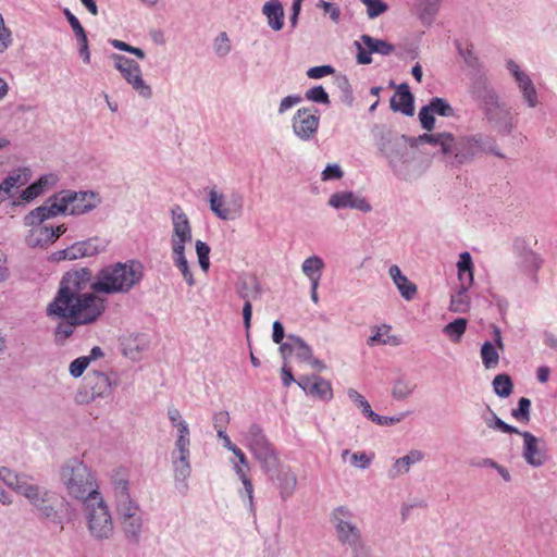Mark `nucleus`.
Listing matches in <instances>:
<instances>
[{
  "label": "nucleus",
  "instance_id": "nucleus-48",
  "mask_svg": "<svg viewBox=\"0 0 557 557\" xmlns=\"http://www.w3.org/2000/svg\"><path fill=\"white\" fill-rule=\"evenodd\" d=\"M173 264L181 273L184 282L189 286L193 287L196 284V280L194 276V273L189 267V262L186 258V255H181L177 257H172Z\"/></svg>",
  "mask_w": 557,
  "mask_h": 557
},
{
  "label": "nucleus",
  "instance_id": "nucleus-13",
  "mask_svg": "<svg viewBox=\"0 0 557 557\" xmlns=\"http://www.w3.org/2000/svg\"><path fill=\"white\" fill-rule=\"evenodd\" d=\"M330 522L334 529L337 542L349 547L363 540L361 528L356 521L352 508L348 505H338L330 512Z\"/></svg>",
  "mask_w": 557,
  "mask_h": 557
},
{
  "label": "nucleus",
  "instance_id": "nucleus-10",
  "mask_svg": "<svg viewBox=\"0 0 557 557\" xmlns=\"http://www.w3.org/2000/svg\"><path fill=\"white\" fill-rule=\"evenodd\" d=\"M24 491L22 496L27 499L33 511L40 520L63 528L62 507L65 500L55 491L33 483Z\"/></svg>",
  "mask_w": 557,
  "mask_h": 557
},
{
  "label": "nucleus",
  "instance_id": "nucleus-56",
  "mask_svg": "<svg viewBox=\"0 0 557 557\" xmlns=\"http://www.w3.org/2000/svg\"><path fill=\"white\" fill-rule=\"evenodd\" d=\"M146 348V342L143 337L136 336L127 338L124 343L123 352L131 359H136L138 354Z\"/></svg>",
  "mask_w": 557,
  "mask_h": 557
},
{
  "label": "nucleus",
  "instance_id": "nucleus-63",
  "mask_svg": "<svg viewBox=\"0 0 557 557\" xmlns=\"http://www.w3.org/2000/svg\"><path fill=\"white\" fill-rule=\"evenodd\" d=\"M193 243V238L170 237L171 257L186 255V247Z\"/></svg>",
  "mask_w": 557,
  "mask_h": 557
},
{
  "label": "nucleus",
  "instance_id": "nucleus-34",
  "mask_svg": "<svg viewBox=\"0 0 557 557\" xmlns=\"http://www.w3.org/2000/svg\"><path fill=\"white\" fill-rule=\"evenodd\" d=\"M63 13L75 34L79 55L82 57L84 63L89 64L90 63V52H89V48H88L87 35L85 33L84 27L82 26L78 18L67 8H65L63 10Z\"/></svg>",
  "mask_w": 557,
  "mask_h": 557
},
{
  "label": "nucleus",
  "instance_id": "nucleus-46",
  "mask_svg": "<svg viewBox=\"0 0 557 557\" xmlns=\"http://www.w3.org/2000/svg\"><path fill=\"white\" fill-rule=\"evenodd\" d=\"M468 326V321L465 318H458L446 324L442 332L454 344L461 342Z\"/></svg>",
  "mask_w": 557,
  "mask_h": 557
},
{
  "label": "nucleus",
  "instance_id": "nucleus-8",
  "mask_svg": "<svg viewBox=\"0 0 557 557\" xmlns=\"http://www.w3.org/2000/svg\"><path fill=\"white\" fill-rule=\"evenodd\" d=\"M54 216H57L55 212L45 202L23 218L24 226L28 227V232L25 235V243L28 247L47 248L65 233L66 227L63 224L58 226L44 224L45 221Z\"/></svg>",
  "mask_w": 557,
  "mask_h": 557
},
{
  "label": "nucleus",
  "instance_id": "nucleus-61",
  "mask_svg": "<svg viewBox=\"0 0 557 557\" xmlns=\"http://www.w3.org/2000/svg\"><path fill=\"white\" fill-rule=\"evenodd\" d=\"M530 408L531 400L525 397H521L518 403V408L513 409L511 414L519 421L529 422L530 421Z\"/></svg>",
  "mask_w": 557,
  "mask_h": 557
},
{
  "label": "nucleus",
  "instance_id": "nucleus-43",
  "mask_svg": "<svg viewBox=\"0 0 557 557\" xmlns=\"http://www.w3.org/2000/svg\"><path fill=\"white\" fill-rule=\"evenodd\" d=\"M442 2L443 0H416V13L422 24L430 26L433 23Z\"/></svg>",
  "mask_w": 557,
  "mask_h": 557
},
{
  "label": "nucleus",
  "instance_id": "nucleus-50",
  "mask_svg": "<svg viewBox=\"0 0 557 557\" xmlns=\"http://www.w3.org/2000/svg\"><path fill=\"white\" fill-rule=\"evenodd\" d=\"M137 96L144 100H150L153 97V90L149 83L144 79L143 73L127 83Z\"/></svg>",
  "mask_w": 557,
  "mask_h": 557
},
{
  "label": "nucleus",
  "instance_id": "nucleus-23",
  "mask_svg": "<svg viewBox=\"0 0 557 557\" xmlns=\"http://www.w3.org/2000/svg\"><path fill=\"white\" fill-rule=\"evenodd\" d=\"M327 205L335 209H354L368 213L372 210L370 202L354 191L343 190L332 194L327 200Z\"/></svg>",
  "mask_w": 557,
  "mask_h": 557
},
{
  "label": "nucleus",
  "instance_id": "nucleus-18",
  "mask_svg": "<svg viewBox=\"0 0 557 557\" xmlns=\"http://www.w3.org/2000/svg\"><path fill=\"white\" fill-rule=\"evenodd\" d=\"M506 70L513 79L525 106L530 109L535 108L540 102L539 92L530 74L511 59L506 61Z\"/></svg>",
  "mask_w": 557,
  "mask_h": 557
},
{
  "label": "nucleus",
  "instance_id": "nucleus-60",
  "mask_svg": "<svg viewBox=\"0 0 557 557\" xmlns=\"http://www.w3.org/2000/svg\"><path fill=\"white\" fill-rule=\"evenodd\" d=\"M446 133L447 132L424 133L416 139V144L417 145L429 144L431 146L438 148V151H440L441 147L443 145L444 138L446 136Z\"/></svg>",
  "mask_w": 557,
  "mask_h": 557
},
{
  "label": "nucleus",
  "instance_id": "nucleus-55",
  "mask_svg": "<svg viewBox=\"0 0 557 557\" xmlns=\"http://www.w3.org/2000/svg\"><path fill=\"white\" fill-rule=\"evenodd\" d=\"M213 51L219 58H225L232 51V44L225 32L220 33L213 40Z\"/></svg>",
  "mask_w": 557,
  "mask_h": 557
},
{
  "label": "nucleus",
  "instance_id": "nucleus-39",
  "mask_svg": "<svg viewBox=\"0 0 557 557\" xmlns=\"http://www.w3.org/2000/svg\"><path fill=\"white\" fill-rule=\"evenodd\" d=\"M369 346L376 345H389V346H399L401 344V338L397 335L392 334V326L388 324H382L375 326L372 330V335L368 338Z\"/></svg>",
  "mask_w": 557,
  "mask_h": 557
},
{
  "label": "nucleus",
  "instance_id": "nucleus-53",
  "mask_svg": "<svg viewBox=\"0 0 557 557\" xmlns=\"http://www.w3.org/2000/svg\"><path fill=\"white\" fill-rule=\"evenodd\" d=\"M468 290H463L459 288V290L451 296L449 309L453 312L465 313L469 309L470 300L468 296Z\"/></svg>",
  "mask_w": 557,
  "mask_h": 557
},
{
  "label": "nucleus",
  "instance_id": "nucleus-64",
  "mask_svg": "<svg viewBox=\"0 0 557 557\" xmlns=\"http://www.w3.org/2000/svg\"><path fill=\"white\" fill-rule=\"evenodd\" d=\"M349 548L350 557H373L372 549L364 539L349 546Z\"/></svg>",
  "mask_w": 557,
  "mask_h": 557
},
{
  "label": "nucleus",
  "instance_id": "nucleus-31",
  "mask_svg": "<svg viewBox=\"0 0 557 557\" xmlns=\"http://www.w3.org/2000/svg\"><path fill=\"white\" fill-rule=\"evenodd\" d=\"M171 235L170 237L193 238V228L187 214L180 206L171 209Z\"/></svg>",
  "mask_w": 557,
  "mask_h": 557
},
{
  "label": "nucleus",
  "instance_id": "nucleus-3",
  "mask_svg": "<svg viewBox=\"0 0 557 557\" xmlns=\"http://www.w3.org/2000/svg\"><path fill=\"white\" fill-rule=\"evenodd\" d=\"M474 95L480 102L483 120L500 136H509L517 126L511 106L485 81L478 82Z\"/></svg>",
  "mask_w": 557,
  "mask_h": 557
},
{
  "label": "nucleus",
  "instance_id": "nucleus-59",
  "mask_svg": "<svg viewBox=\"0 0 557 557\" xmlns=\"http://www.w3.org/2000/svg\"><path fill=\"white\" fill-rule=\"evenodd\" d=\"M305 98L308 101H311L314 103H320V104H329L330 103L329 94L320 85L308 89L305 94Z\"/></svg>",
  "mask_w": 557,
  "mask_h": 557
},
{
  "label": "nucleus",
  "instance_id": "nucleus-4",
  "mask_svg": "<svg viewBox=\"0 0 557 557\" xmlns=\"http://www.w3.org/2000/svg\"><path fill=\"white\" fill-rule=\"evenodd\" d=\"M100 293H87L67 299H53L47 312L71 322V324L87 325L95 323L106 310V300Z\"/></svg>",
  "mask_w": 557,
  "mask_h": 557
},
{
  "label": "nucleus",
  "instance_id": "nucleus-24",
  "mask_svg": "<svg viewBox=\"0 0 557 557\" xmlns=\"http://www.w3.org/2000/svg\"><path fill=\"white\" fill-rule=\"evenodd\" d=\"M59 178L53 173L41 175L36 182L23 189L17 199L12 201L13 207L23 206L36 199L58 183Z\"/></svg>",
  "mask_w": 557,
  "mask_h": 557
},
{
  "label": "nucleus",
  "instance_id": "nucleus-12",
  "mask_svg": "<svg viewBox=\"0 0 557 557\" xmlns=\"http://www.w3.org/2000/svg\"><path fill=\"white\" fill-rule=\"evenodd\" d=\"M243 436L246 447L264 473H270L278 466V454L260 425L251 424Z\"/></svg>",
  "mask_w": 557,
  "mask_h": 557
},
{
  "label": "nucleus",
  "instance_id": "nucleus-17",
  "mask_svg": "<svg viewBox=\"0 0 557 557\" xmlns=\"http://www.w3.org/2000/svg\"><path fill=\"white\" fill-rule=\"evenodd\" d=\"M209 206L212 213L223 221L236 220L242 216L244 209V197L232 194L228 200L225 196L212 188L209 190Z\"/></svg>",
  "mask_w": 557,
  "mask_h": 557
},
{
  "label": "nucleus",
  "instance_id": "nucleus-5",
  "mask_svg": "<svg viewBox=\"0 0 557 557\" xmlns=\"http://www.w3.org/2000/svg\"><path fill=\"white\" fill-rule=\"evenodd\" d=\"M144 270L140 262L129 260L102 268L94 277L92 290L106 295L127 294L140 283Z\"/></svg>",
  "mask_w": 557,
  "mask_h": 557
},
{
  "label": "nucleus",
  "instance_id": "nucleus-20",
  "mask_svg": "<svg viewBox=\"0 0 557 557\" xmlns=\"http://www.w3.org/2000/svg\"><path fill=\"white\" fill-rule=\"evenodd\" d=\"M518 434L523 441L521 456L525 463L533 468H540L545 465L548 457L544 440L528 431H520Z\"/></svg>",
  "mask_w": 557,
  "mask_h": 557
},
{
  "label": "nucleus",
  "instance_id": "nucleus-22",
  "mask_svg": "<svg viewBox=\"0 0 557 557\" xmlns=\"http://www.w3.org/2000/svg\"><path fill=\"white\" fill-rule=\"evenodd\" d=\"M265 474L269 475L283 502L289 499L296 492L298 478L296 472L288 465L281 463V460H278V466L270 473Z\"/></svg>",
  "mask_w": 557,
  "mask_h": 557
},
{
  "label": "nucleus",
  "instance_id": "nucleus-38",
  "mask_svg": "<svg viewBox=\"0 0 557 557\" xmlns=\"http://www.w3.org/2000/svg\"><path fill=\"white\" fill-rule=\"evenodd\" d=\"M262 14L265 16L268 26L278 32L284 26V9L278 0L267 1L262 7Z\"/></svg>",
  "mask_w": 557,
  "mask_h": 557
},
{
  "label": "nucleus",
  "instance_id": "nucleus-62",
  "mask_svg": "<svg viewBox=\"0 0 557 557\" xmlns=\"http://www.w3.org/2000/svg\"><path fill=\"white\" fill-rule=\"evenodd\" d=\"M344 177V171L338 163H329L321 172V181H338Z\"/></svg>",
  "mask_w": 557,
  "mask_h": 557
},
{
  "label": "nucleus",
  "instance_id": "nucleus-28",
  "mask_svg": "<svg viewBox=\"0 0 557 557\" xmlns=\"http://www.w3.org/2000/svg\"><path fill=\"white\" fill-rule=\"evenodd\" d=\"M280 354L284 360L295 355L299 361L306 362L311 359L312 349L302 338L289 334L287 341L281 344Z\"/></svg>",
  "mask_w": 557,
  "mask_h": 557
},
{
  "label": "nucleus",
  "instance_id": "nucleus-54",
  "mask_svg": "<svg viewBox=\"0 0 557 557\" xmlns=\"http://www.w3.org/2000/svg\"><path fill=\"white\" fill-rule=\"evenodd\" d=\"M195 249L200 269L207 273L210 269V251L211 248L205 242L198 239L195 243Z\"/></svg>",
  "mask_w": 557,
  "mask_h": 557
},
{
  "label": "nucleus",
  "instance_id": "nucleus-9",
  "mask_svg": "<svg viewBox=\"0 0 557 557\" xmlns=\"http://www.w3.org/2000/svg\"><path fill=\"white\" fill-rule=\"evenodd\" d=\"M83 517L86 530L96 542L109 541L115 533L114 519L102 493L83 503Z\"/></svg>",
  "mask_w": 557,
  "mask_h": 557
},
{
  "label": "nucleus",
  "instance_id": "nucleus-2",
  "mask_svg": "<svg viewBox=\"0 0 557 557\" xmlns=\"http://www.w3.org/2000/svg\"><path fill=\"white\" fill-rule=\"evenodd\" d=\"M166 416L171 423L174 438V446L171 451L173 478L176 486L186 491L188 488V479L191 474V431L188 422L176 407H168Z\"/></svg>",
  "mask_w": 557,
  "mask_h": 557
},
{
  "label": "nucleus",
  "instance_id": "nucleus-36",
  "mask_svg": "<svg viewBox=\"0 0 557 557\" xmlns=\"http://www.w3.org/2000/svg\"><path fill=\"white\" fill-rule=\"evenodd\" d=\"M110 59L113 61L115 70L120 72L126 83L143 73L140 65L135 60L123 54L113 53Z\"/></svg>",
  "mask_w": 557,
  "mask_h": 557
},
{
  "label": "nucleus",
  "instance_id": "nucleus-27",
  "mask_svg": "<svg viewBox=\"0 0 557 557\" xmlns=\"http://www.w3.org/2000/svg\"><path fill=\"white\" fill-rule=\"evenodd\" d=\"M308 395L318 397L321 400L329 401L333 397V389L331 383L321 376H302L297 381Z\"/></svg>",
  "mask_w": 557,
  "mask_h": 557
},
{
  "label": "nucleus",
  "instance_id": "nucleus-35",
  "mask_svg": "<svg viewBox=\"0 0 557 557\" xmlns=\"http://www.w3.org/2000/svg\"><path fill=\"white\" fill-rule=\"evenodd\" d=\"M236 476L242 483L237 494L244 507L251 516H256L255 488L249 475H246L240 469H236Z\"/></svg>",
  "mask_w": 557,
  "mask_h": 557
},
{
  "label": "nucleus",
  "instance_id": "nucleus-57",
  "mask_svg": "<svg viewBox=\"0 0 557 557\" xmlns=\"http://www.w3.org/2000/svg\"><path fill=\"white\" fill-rule=\"evenodd\" d=\"M218 438L222 442V445L225 449L233 453L235 458L239 459L242 463L246 462V455L244 451L237 447L230 438V436L226 434L225 430L218 429L216 433Z\"/></svg>",
  "mask_w": 557,
  "mask_h": 557
},
{
  "label": "nucleus",
  "instance_id": "nucleus-44",
  "mask_svg": "<svg viewBox=\"0 0 557 557\" xmlns=\"http://www.w3.org/2000/svg\"><path fill=\"white\" fill-rule=\"evenodd\" d=\"M417 389V384L405 375H399L392 383L391 395L397 401H404L411 397Z\"/></svg>",
  "mask_w": 557,
  "mask_h": 557
},
{
  "label": "nucleus",
  "instance_id": "nucleus-47",
  "mask_svg": "<svg viewBox=\"0 0 557 557\" xmlns=\"http://www.w3.org/2000/svg\"><path fill=\"white\" fill-rule=\"evenodd\" d=\"M482 419L488 429L497 430L506 434L520 433L517 428L503 421L491 408L486 409V411L482 414Z\"/></svg>",
  "mask_w": 557,
  "mask_h": 557
},
{
  "label": "nucleus",
  "instance_id": "nucleus-11",
  "mask_svg": "<svg viewBox=\"0 0 557 557\" xmlns=\"http://www.w3.org/2000/svg\"><path fill=\"white\" fill-rule=\"evenodd\" d=\"M100 202L101 198L99 194L95 191L73 190H62L47 201L51 210L55 212V215L85 214L97 208Z\"/></svg>",
  "mask_w": 557,
  "mask_h": 557
},
{
  "label": "nucleus",
  "instance_id": "nucleus-25",
  "mask_svg": "<svg viewBox=\"0 0 557 557\" xmlns=\"http://www.w3.org/2000/svg\"><path fill=\"white\" fill-rule=\"evenodd\" d=\"M32 177L28 168H20L11 171L0 183V201H4L13 197L15 191L25 186Z\"/></svg>",
  "mask_w": 557,
  "mask_h": 557
},
{
  "label": "nucleus",
  "instance_id": "nucleus-14",
  "mask_svg": "<svg viewBox=\"0 0 557 557\" xmlns=\"http://www.w3.org/2000/svg\"><path fill=\"white\" fill-rule=\"evenodd\" d=\"M461 150L455 157H459L460 166L472 162L481 153H492L498 158L504 154L497 150L494 140L486 134L475 133L459 136Z\"/></svg>",
  "mask_w": 557,
  "mask_h": 557
},
{
  "label": "nucleus",
  "instance_id": "nucleus-32",
  "mask_svg": "<svg viewBox=\"0 0 557 557\" xmlns=\"http://www.w3.org/2000/svg\"><path fill=\"white\" fill-rule=\"evenodd\" d=\"M388 275L405 300L410 301L416 297L418 292L417 285L403 274L397 264L389 267Z\"/></svg>",
  "mask_w": 557,
  "mask_h": 557
},
{
  "label": "nucleus",
  "instance_id": "nucleus-6",
  "mask_svg": "<svg viewBox=\"0 0 557 557\" xmlns=\"http://www.w3.org/2000/svg\"><path fill=\"white\" fill-rule=\"evenodd\" d=\"M58 475L66 494L82 504L101 494L94 471L79 458L66 459L60 466Z\"/></svg>",
  "mask_w": 557,
  "mask_h": 557
},
{
  "label": "nucleus",
  "instance_id": "nucleus-41",
  "mask_svg": "<svg viewBox=\"0 0 557 557\" xmlns=\"http://www.w3.org/2000/svg\"><path fill=\"white\" fill-rule=\"evenodd\" d=\"M325 263L320 256L307 257L301 263V272L310 283H320Z\"/></svg>",
  "mask_w": 557,
  "mask_h": 557
},
{
  "label": "nucleus",
  "instance_id": "nucleus-37",
  "mask_svg": "<svg viewBox=\"0 0 557 557\" xmlns=\"http://www.w3.org/2000/svg\"><path fill=\"white\" fill-rule=\"evenodd\" d=\"M460 150L459 136L447 132L440 150L444 162L450 168H460L459 157H455Z\"/></svg>",
  "mask_w": 557,
  "mask_h": 557
},
{
  "label": "nucleus",
  "instance_id": "nucleus-29",
  "mask_svg": "<svg viewBox=\"0 0 557 557\" xmlns=\"http://www.w3.org/2000/svg\"><path fill=\"white\" fill-rule=\"evenodd\" d=\"M424 459V453L419 449H411L407 455L397 458L389 470L387 471V475L389 479H398L410 471V468L421 462Z\"/></svg>",
  "mask_w": 557,
  "mask_h": 557
},
{
  "label": "nucleus",
  "instance_id": "nucleus-21",
  "mask_svg": "<svg viewBox=\"0 0 557 557\" xmlns=\"http://www.w3.org/2000/svg\"><path fill=\"white\" fill-rule=\"evenodd\" d=\"M354 45L357 49L356 59L358 64H370L372 62V53L389 55L395 51V47L392 44L383 39L373 38L367 34L361 35Z\"/></svg>",
  "mask_w": 557,
  "mask_h": 557
},
{
  "label": "nucleus",
  "instance_id": "nucleus-51",
  "mask_svg": "<svg viewBox=\"0 0 557 557\" xmlns=\"http://www.w3.org/2000/svg\"><path fill=\"white\" fill-rule=\"evenodd\" d=\"M493 388L497 396L508 397L512 392V382L509 375L498 374L493 380Z\"/></svg>",
  "mask_w": 557,
  "mask_h": 557
},
{
  "label": "nucleus",
  "instance_id": "nucleus-16",
  "mask_svg": "<svg viewBox=\"0 0 557 557\" xmlns=\"http://www.w3.org/2000/svg\"><path fill=\"white\" fill-rule=\"evenodd\" d=\"M320 115L313 107L297 109L290 120L293 135L302 143L313 141L319 132Z\"/></svg>",
  "mask_w": 557,
  "mask_h": 557
},
{
  "label": "nucleus",
  "instance_id": "nucleus-33",
  "mask_svg": "<svg viewBox=\"0 0 557 557\" xmlns=\"http://www.w3.org/2000/svg\"><path fill=\"white\" fill-rule=\"evenodd\" d=\"M236 293L244 302H251L261 297L262 286L256 276L243 275L236 283Z\"/></svg>",
  "mask_w": 557,
  "mask_h": 557
},
{
  "label": "nucleus",
  "instance_id": "nucleus-49",
  "mask_svg": "<svg viewBox=\"0 0 557 557\" xmlns=\"http://www.w3.org/2000/svg\"><path fill=\"white\" fill-rule=\"evenodd\" d=\"M347 396L349 400L358 408L362 414L370 420L374 411L371 408L370 403L355 388L347 389Z\"/></svg>",
  "mask_w": 557,
  "mask_h": 557
},
{
  "label": "nucleus",
  "instance_id": "nucleus-15",
  "mask_svg": "<svg viewBox=\"0 0 557 557\" xmlns=\"http://www.w3.org/2000/svg\"><path fill=\"white\" fill-rule=\"evenodd\" d=\"M94 280L87 268L69 271L64 274L58 294L54 299H67L71 297L94 293Z\"/></svg>",
  "mask_w": 557,
  "mask_h": 557
},
{
  "label": "nucleus",
  "instance_id": "nucleus-7",
  "mask_svg": "<svg viewBox=\"0 0 557 557\" xmlns=\"http://www.w3.org/2000/svg\"><path fill=\"white\" fill-rule=\"evenodd\" d=\"M380 150L397 178L408 182L422 175L424 171L422 161L413 145H408L405 136L382 143Z\"/></svg>",
  "mask_w": 557,
  "mask_h": 557
},
{
  "label": "nucleus",
  "instance_id": "nucleus-45",
  "mask_svg": "<svg viewBox=\"0 0 557 557\" xmlns=\"http://www.w3.org/2000/svg\"><path fill=\"white\" fill-rule=\"evenodd\" d=\"M374 458V454L366 453V451H352L350 449H344L341 453V459L344 463H349L351 467L360 470L368 469L372 460Z\"/></svg>",
  "mask_w": 557,
  "mask_h": 557
},
{
  "label": "nucleus",
  "instance_id": "nucleus-58",
  "mask_svg": "<svg viewBox=\"0 0 557 557\" xmlns=\"http://www.w3.org/2000/svg\"><path fill=\"white\" fill-rule=\"evenodd\" d=\"M367 8L370 20L376 18L388 10V5L382 0H359Z\"/></svg>",
  "mask_w": 557,
  "mask_h": 557
},
{
  "label": "nucleus",
  "instance_id": "nucleus-52",
  "mask_svg": "<svg viewBox=\"0 0 557 557\" xmlns=\"http://www.w3.org/2000/svg\"><path fill=\"white\" fill-rule=\"evenodd\" d=\"M429 109L434 112V114L451 117L455 116V109L449 104V102L443 98L435 97L431 99L428 103Z\"/></svg>",
  "mask_w": 557,
  "mask_h": 557
},
{
  "label": "nucleus",
  "instance_id": "nucleus-19",
  "mask_svg": "<svg viewBox=\"0 0 557 557\" xmlns=\"http://www.w3.org/2000/svg\"><path fill=\"white\" fill-rule=\"evenodd\" d=\"M106 246L104 240H101L98 237H92L74 243L72 246L54 252L53 259L55 261H74L82 258L92 257L102 252L106 249Z\"/></svg>",
  "mask_w": 557,
  "mask_h": 557
},
{
  "label": "nucleus",
  "instance_id": "nucleus-42",
  "mask_svg": "<svg viewBox=\"0 0 557 557\" xmlns=\"http://www.w3.org/2000/svg\"><path fill=\"white\" fill-rule=\"evenodd\" d=\"M0 480L11 490L23 495L30 482L24 474H18L7 467H0Z\"/></svg>",
  "mask_w": 557,
  "mask_h": 557
},
{
  "label": "nucleus",
  "instance_id": "nucleus-1",
  "mask_svg": "<svg viewBox=\"0 0 557 557\" xmlns=\"http://www.w3.org/2000/svg\"><path fill=\"white\" fill-rule=\"evenodd\" d=\"M129 478L127 469H112L109 473L108 493L126 540L137 543L144 531V517L139 503L132 494Z\"/></svg>",
  "mask_w": 557,
  "mask_h": 557
},
{
  "label": "nucleus",
  "instance_id": "nucleus-30",
  "mask_svg": "<svg viewBox=\"0 0 557 557\" xmlns=\"http://www.w3.org/2000/svg\"><path fill=\"white\" fill-rule=\"evenodd\" d=\"M86 386L90 389V399L94 400L108 397L111 393L112 382L107 374L94 371L86 376Z\"/></svg>",
  "mask_w": 557,
  "mask_h": 557
},
{
  "label": "nucleus",
  "instance_id": "nucleus-40",
  "mask_svg": "<svg viewBox=\"0 0 557 557\" xmlns=\"http://www.w3.org/2000/svg\"><path fill=\"white\" fill-rule=\"evenodd\" d=\"M391 108L394 111H399L405 115L413 114V98L406 85L399 86L397 92L391 99Z\"/></svg>",
  "mask_w": 557,
  "mask_h": 557
},
{
  "label": "nucleus",
  "instance_id": "nucleus-26",
  "mask_svg": "<svg viewBox=\"0 0 557 557\" xmlns=\"http://www.w3.org/2000/svg\"><path fill=\"white\" fill-rule=\"evenodd\" d=\"M494 343L484 342L481 346L480 356L482 363L485 369L491 370L497 368L499 363V351L504 350V342L502 337L500 329L497 326L493 327Z\"/></svg>",
  "mask_w": 557,
  "mask_h": 557
}]
</instances>
